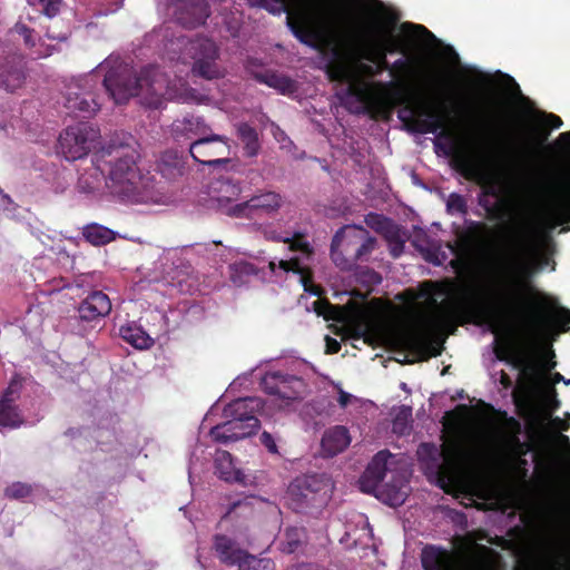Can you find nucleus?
<instances>
[{
  "label": "nucleus",
  "mask_w": 570,
  "mask_h": 570,
  "mask_svg": "<svg viewBox=\"0 0 570 570\" xmlns=\"http://www.w3.org/2000/svg\"><path fill=\"white\" fill-rule=\"evenodd\" d=\"M385 227L382 228V236L389 244L401 243V240L405 239V233L402 227L392 222H384Z\"/></svg>",
  "instance_id": "51"
},
{
  "label": "nucleus",
  "mask_w": 570,
  "mask_h": 570,
  "mask_svg": "<svg viewBox=\"0 0 570 570\" xmlns=\"http://www.w3.org/2000/svg\"><path fill=\"white\" fill-rule=\"evenodd\" d=\"M20 384L11 382L0 400V428H18L22 417L14 402L19 396Z\"/></svg>",
  "instance_id": "28"
},
{
  "label": "nucleus",
  "mask_w": 570,
  "mask_h": 570,
  "mask_svg": "<svg viewBox=\"0 0 570 570\" xmlns=\"http://www.w3.org/2000/svg\"><path fill=\"white\" fill-rule=\"evenodd\" d=\"M26 63L22 55L13 53L0 61V88L7 91L19 89L26 80Z\"/></svg>",
  "instance_id": "24"
},
{
  "label": "nucleus",
  "mask_w": 570,
  "mask_h": 570,
  "mask_svg": "<svg viewBox=\"0 0 570 570\" xmlns=\"http://www.w3.org/2000/svg\"><path fill=\"white\" fill-rule=\"evenodd\" d=\"M214 549L220 561L229 566H234L239 562L246 553V551L236 548L234 540L224 534L215 535Z\"/></svg>",
  "instance_id": "34"
},
{
  "label": "nucleus",
  "mask_w": 570,
  "mask_h": 570,
  "mask_svg": "<svg viewBox=\"0 0 570 570\" xmlns=\"http://www.w3.org/2000/svg\"><path fill=\"white\" fill-rule=\"evenodd\" d=\"M13 31L23 37L27 47L32 48L36 45L33 39V30L30 29L27 24L18 22L13 27Z\"/></svg>",
  "instance_id": "55"
},
{
  "label": "nucleus",
  "mask_w": 570,
  "mask_h": 570,
  "mask_svg": "<svg viewBox=\"0 0 570 570\" xmlns=\"http://www.w3.org/2000/svg\"><path fill=\"white\" fill-rule=\"evenodd\" d=\"M548 354L551 358L554 357L553 351L550 348ZM495 355L500 361H505L513 365V367L520 370L521 375L524 376L528 382L532 385H538L542 380V371L544 372L551 371L556 367L557 363L553 360L548 361L544 364H539L531 356H523L515 353H512V346L510 344H505L504 346H500L495 348Z\"/></svg>",
  "instance_id": "17"
},
{
  "label": "nucleus",
  "mask_w": 570,
  "mask_h": 570,
  "mask_svg": "<svg viewBox=\"0 0 570 570\" xmlns=\"http://www.w3.org/2000/svg\"><path fill=\"white\" fill-rule=\"evenodd\" d=\"M448 210L450 213L466 214L468 205L465 198L460 194H451L446 203Z\"/></svg>",
  "instance_id": "54"
},
{
  "label": "nucleus",
  "mask_w": 570,
  "mask_h": 570,
  "mask_svg": "<svg viewBox=\"0 0 570 570\" xmlns=\"http://www.w3.org/2000/svg\"><path fill=\"white\" fill-rule=\"evenodd\" d=\"M264 235L267 239L269 240H274V242H289V238L288 237H281L279 235H277V233L275 230H265L264 232Z\"/></svg>",
  "instance_id": "64"
},
{
  "label": "nucleus",
  "mask_w": 570,
  "mask_h": 570,
  "mask_svg": "<svg viewBox=\"0 0 570 570\" xmlns=\"http://www.w3.org/2000/svg\"><path fill=\"white\" fill-rule=\"evenodd\" d=\"M259 440H261V443L266 448V450L269 453H273V454L278 453V448H277L276 441L269 432L264 431L261 434Z\"/></svg>",
  "instance_id": "57"
},
{
  "label": "nucleus",
  "mask_w": 570,
  "mask_h": 570,
  "mask_svg": "<svg viewBox=\"0 0 570 570\" xmlns=\"http://www.w3.org/2000/svg\"><path fill=\"white\" fill-rule=\"evenodd\" d=\"M352 232L360 236V243L356 247L355 265L358 262L366 261L367 256L374 250L376 245L375 237L371 236L370 233L361 226H352Z\"/></svg>",
  "instance_id": "43"
},
{
  "label": "nucleus",
  "mask_w": 570,
  "mask_h": 570,
  "mask_svg": "<svg viewBox=\"0 0 570 570\" xmlns=\"http://www.w3.org/2000/svg\"><path fill=\"white\" fill-rule=\"evenodd\" d=\"M82 236L91 245L102 246L115 239V232L97 223H91L82 228Z\"/></svg>",
  "instance_id": "41"
},
{
  "label": "nucleus",
  "mask_w": 570,
  "mask_h": 570,
  "mask_svg": "<svg viewBox=\"0 0 570 570\" xmlns=\"http://www.w3.org/2000/svg\"><path fill=\"white\" fill-rule=\"evenodd\" d=\"M289 271L294 274H297L301 276V281L304 285V288L306 292H309L313 295L320 296L321 295V288L318 286L313 285V272L309 267L302 265V259L299 257H293L289 259Z\"/></svg>",
  "instance_id": "44"
},
{
  "label": "nucleus",
  "mask_w": 570,
  "mask_h": 570,
  "mask_svg": "<svg viewBox=\"0 0 570 570\" xmlns=\"http://www.w3.org/2000/svg\"><path fill=\"white\" fill-rule=\"evenodd\" d=\"M532 307L527 317L533 332L530 347L531 350H538L541 347V337L554 325L562 331L569 328L570 309L560 306L556 299L546 294H537L532 299Z\"/></svg>",
  "instance_id": "10"
},
{
  "label": "nucleus",
  "mask_w": 570,
  "mask_h": 570,
  "mask_svg": "<svg viewBox=\"0 0 570 570\" xmlns=\"http://www.w3.org/2000/svg\"><path fill=\"white\" fill-rule=\"evenodd\" d=\"M400 346L415 356L420 361H425L431 356L441 354V351L432 352V346L428 341L426 333L421 327H411L403 330L396 337Z\"/></svg>",
  "instance_id": "23"
},
{
  "label": "nucleus",
  "mask_w": 570,
  "mask_h": 570,
  "mask_svg": "<svg viewBox=\"0 0 570 570\" xmlns=\"http://www.w3.org/2000/svg\"><path fill=\"white\" fill-rule=\"evenodd\" d=\"M543 174V188L548 196H558L563 204L560 207V222L570 223V163L540 167Z\"/></svg>",
  "instance_id": "15"
},
{
  "label": "nucleus",
  "mask_w": 570,
  "mask_h": 570,
  "mask_svg": "<svg viewBox=\"0 0 570 570\" xmlns=\"http://www.w3.org/2000/svg\"><path fill=\"white\" fill-rule=\"evenodd\" d=\"M261 385L265 393L285 401L286 404L299 399L304 390V381L301 377L282 372L266 373Z\"/></svg>",
  "instance_id": "20"
},
{
  "label": "nucleus",
  "mask_w": 570,
  "mask_h": 570,
  "mask_svg": "<svg viewBox=\"0 0 570 570\" xmlns=\"http://www.w3.org/2000/svg\"><path fill=\"white\" fill-rule=\"evenodd\" d=\"M46 16L52 18L60 9L61 0H40Z\"/></svg>",
  "instance_id": "58"
},
{
  "label": "nucleus",
  "mask_w": 570,
  "mask_h": 570,
  "mask_svg": "<svg viewBox=\"0 0 570 570\" xmlns=\"http://www.w3.org/2000/svg\"><path fill=\"white\" fill-rule=\"evenodd\" d=\"M250 202L255 216L273 214L282 207L283 197L276 191L266 190L250 197Z\"/></svg>",
  "instance_id": "36"
},
{
  "label": "nucleus",
  "mask_w": 570,
  "mask_h": 570,
  "mask_svg": "<svg viewBox=\"0 0 570 570\" xmlns=\"http://www.w3.org/2000/svg\"><path fill=\"white\" fill-rule=\"evenodd\" d=\"M313 309L318 316L326 321H343L345 316L358 317L362 313L361 306L350 301L344 307L334 306L327 299L318 298L313 303Z\"/></svg>",
  "instance_id": "29"
},
{
  "label": "nucleus",
  "mask_w": 570,
  "mask_h": 570,
  "mask_svg": "<svg viewBox=\"0 0 570 570\" xmlns=\"http://www.w3.org/2000/svg\"><path fill=\"white\" fill-rule=\"evenodd\" d=\"M394 27V21L385 23L380 20H372L361 24L357 30L353 31L364 37L366 43L376 48L379 51H383L386 56L393 53H402L405 56V49L392 37Z\"/></svg>",
  "instance_id": "18"
},
{
  "label": "nucleus",
  "mask_w": 570,
  "mask_h": 570,
  "mask_svg": "<svg viewBox=\"0 0 570 570\" xmlns=\"http://www.w3.org/2000/svg\"><path fill=\"white\" fill-rule=\"evenodd\" d=\"M365 276L367 277V281L373 285H377L382 282L381 275L373 269H367L365 272Z\"/></svg>",
  "instance_id": "63"
},
{
  "label": "nucleus",
  "mask_w": 570,
  "mask_h": 570,
  "mask_svg": "<svg viewBox=\"0 0 570 570\" xmlns=\"http://www.w3.org/2000/svg\"><path fill=\"white\" fill-rule=\"evenodd\" d=\"M189 154L199 164L217 167L229 163L230 145L226 136L210 134L189 144Z\"/></svg>",
  "instance_id": "16"
},
{
  "label": "nucleus",
  "mask_w": 570,
  "mask_h": 570,
  "mask_svg": "<svg viewBox=\"0 0 570 570\" xmlns=\"http://www.w3.org/2000/svg\"><path fill=\"white\" fill-rule=\"evenodd\" d=\"M269 13L285 12L286 22L302 43L315 46L338 31V6L334 0H255Z\"/></svg>",
  "instance_id": "3"
},
{
  "label": "nucleus",
  "mask_w": 570,
  "mask_h": 570,
  "mask_svg": "<svg viewBox=\"0 0 570 570\" xmlns=\"http://www.w3.org/2000/svg\"><path fill=\"white\" fill-rule=\"evenodd\" d=\"M445 154L452 157L455 169L465 178L476 179L481 184L482 197H480L479 204L484 208L490 220L502 222L510 216L512 203L501 195L495 179L483 175L470 155L456 145H451Z\"/></svg>",
  "instance_id": "8"
},
{
  "label": "nucleus",
  "mask_w": 570,
  "mask_h": 570,
  "mask_svg": "<svg viewBox=\"0 0 570 570\" xmlns=\"http://www.w3.org/2000/svg\"><path fill=\"white\" fill-rule=\"evenodd\" d=\"M404 244H405V239L401 240V243H393V244H389L390 246V253L391 255L396 258V257H400L404 250Z\"/></svg>",
  "instance_id": "61"
},
{
  "label": "nucleus",
  "mask_w": 570,
  "mask_h": 570,
  "mask_svg": "<svg viewBox=\"0 0 570 570\" xmlns=\"http://www.w3.org/2000/svg\"><path fill=\"white\" fill-rule=\"evenodd\" d=\"M208 17V6L204 0H190L176 13L177 21L187 29H195L204 24Z\"/></svg>",
  "instance_id": "31"
},
{
  "label": "nucleus",
  "mask_w": 570,
  "mask_h": 570,
  "mask_svg": "<svg viewBox=\"0 0 570 570\" xmlns=\"http://www.w3.org/2000/svg\"><path fill=\"white\" fill-rule=\"evenodd\" d=\"M173 136L176 141L181 140H196L210 135V127L206 124L204 118L198 116H187L181 120H176L173 124Z\"/></svg>",
  "instance_id": "26"
},
{
  "label": "nucleus",
  "mask_w": 570,
  "mask_h": 570,
  "mask_svg": "<svg viewBox=\"0 0 570 570\" xmlns=\"http://www.w3.org/2000/svg\"><path fill=\"white\" fill-rule=\"evenodd\" d=\"M160 174L168 179H176L185 173V161L174 150L165 151L158 163Z\"/></svg>",
  "instance_id": "38"
},
{
  "label": "nucleus",
  "mask_w": 570,
  "mask_h": 570,
  "mask_svg": "<svg viewBox=\"0 0 570 570\" xmlns=\"http://www.w3.org/2000/svg\"><path fill=\"white\" fill-rule=\"evenodd\" d=\"M419 71V65L412 57H403L396 59L391 63L390 75L393 78L391 82L404 81L409 87V95L411 96L412 104L421 108V106H430L435 112L441 115L446 124V117L444 114L445 105L443 100L428 99L425 95H422L413 86L412 80L416 78Z\"/></svg>",
  "instance_id": "14"
},
{
  "label": "nucleus",
  "mask_w": 570,
  "mask_h": 570,
  "mask_svg": "<svg viewBox=\"0 0 570 570\" xmlns=\"http://www.w3.org/2000/svg\"><path fill=\"white\" fill-rule=\"evenodd\" d=\"M351 40H354V53L358 59L373 63L377 68L380 75L383 71L390 72L391 62L387 60V56L384 55L383 51H379L376 48L366 43L365 38L356 35L354 31Z\"/></svg>",
  "instance_id": "30"
},
{
  "label": "nucleus",
  "mask_w": 570,
  "mask_h": 570,
  "mask_svg": "<svg viewBox=\"0 0 570 570\" xmlns=\"http://www.w3.org/2000/svg\"><path fill=\"white\" fill-rule=\"evenodd\" d=\"M219 193L220 196L218 197L219 202L223 200H234L239 197L242 194V187L239 183H235L230 179H223L219 181Z\"/></svg>",
  "instance_id": "49"
},
{
  "label": "nucleus",
  "mask_w": 570,
  "mask_h": 570,
  "mask_svg": "<svg viewBox=\"0 0 570 570\" xmlns=\"http://www.w3.org/2000/svg\"><path fill=\"white\" fill-rule=\"evenodd\" d=\"M96 137L94 130L86 126L68 127L60 134L59 148L67 160H77L87 156Z\"/></svg>",
  "instance_id": "19"
},
{
  "label": "nucleus",
  "mask_w": 570,
  "mask_h": 570,
  "mask_svg": "<svg viewBox=\"0 0 570 570\" xmlns=\"http://www.w3.org/2000/svg\"><path fill=\"white\" fill-rule=\"evenodd\" d=\"M31 493V487L27 483L14 482L7 487L4 495L9 499H24Z\"/></svg>",
  "instance_id": "53"
},
{
  "label": "nucleus",
  "mask_w": 570,
  "mask_h": 570,
  "mask_svg": "<svg viewBox=\"0 0 570 570\" xmlns=\"http://www.w3.org/2000/svg\"><path fill=\"white\" fill-rule=\"evenodd\" d=\"M366 224L372 227L373 229H375L379 234H382V228L381 227H385V223L384 222H392L391 218H387L383 215H379V214H368L366 216V219H365Z\"/></svg>",
  "instance_id": "56"
},
{
  "label": "nucleus",
  "mask_w": 570,
  "mask_h": 570,
  "mask_svg": "<svg viewBox=\"0 0 570 570\" xmlns=\"http://www.w3.org/2000/svg\"><path fill=\"white\" fill-rule=\"evenodd\" d=\"M228 420L222 424H217L210 429V436L215 442L227 444L257 432L261 426L258 419H249V423H242L239 420L227 417Z\"/></svg>",
  "instance_id": "22"
},
{
  "label": "nucleus",
  "mask_w": 570,
  "mask_h": 570,
  "mask_svg": "<svg viewBox=\"0 0 570 570\" xmlns=\"http://www.w3.org/2000/svg\"><path fill=\"white\" fill-rule=\"evenodd\" d=\"M119 334L124 341L131 344L136 348H148L153 345V338L135 323H127L121 325Z\"/></svg>",
  "instance_id": "40"
},
{
  "label": "nucleus",
  "mask_w": 570,
  "mask_h": 570,
  "mask_svg": "<svg viewBox=\"0 0 570 570\" xmlns=\"http://www.w3.org/2000/svg\"><path fill=\"white\" fill-rule=\"evenodd\" d=\"M551 199V220L527 225L514 230L510 238L509 252L517 258L521 274L528 278L532 273L530 261L539 257L552 243V232L556 227L566 225L560 222V207L563 204L558 196Z\"/></svg>",
  "instance_id": "6"
},
{
  "label": "nucleus",
  "mask_w": 570,
  "mask_h": 570,
  "mask_svg": "<svg viewBox=\"0 0 570 570\" xmlns=\"http://www.w3.org/2000/svg\"><path fill=\"white\" fill-rule=\"evenodd\" d=\"M441 455L444 465L450 470H454L461 465L465 453L461 444L453 441L442 446Z\"/></svg>",
  "instance_id": "45"
},
{
  "label": "nucleus",
  "mask_w": 570,
  "mask_h": 570,
  "mask_svg": "<svg viewBox=\"0 0 570 570\" xmlns=\"http://www.w3.org/2000/svg\"><path fill=\"white\" fill-rule=\"evenodd\" d=\"M215 473L224 481L234 482L240 480V471L234 465L233 456L229 452L217 450L214 459Z\"/></svg>",
  "instance_id": "37"
},
{
  "label": "nucleus",
  "mask_w": 570,
  "mask_h": 570,
  "mask_svg": "<svg viewBox=\"0 0 570 570\" xmlns=\"http://www.w3.org/2000/svg\"><path fill=\"white\" fill-rule=\"evenodd\" d=\"M77 311L81 322H97L109 315L111 311V302L108 295L104 292L94 291L81 301Z\"/></svg>",
  "instance_id": "25"
},
{
  "label": "nucleus",
  "mask_w": 570,
  "mask_h": 570,
  "mask_svg": "<svg viewBox=\"0 0 570 570\" xmlns=\"http://www.w3.org/2000/svg\"><path fill=\"white\" fill-rule=\"evenodd\" d=\"M325 341H326V353L327 354H336L340 352L341 343L337 340L327 335L325 337Z\"/></svg>",
  "instance_id": "60"
},
{
  "label": "nucleus",
  "mask_w": 570,
  "mask_h": 570,
  "mask_svg": "<svg viewBox=\"0 0 570 570\" xmlns=\"http://www.w3.org/2000/svg\"><path fill=\"white\" fill-rule=\"evenodd\" d=\"M485 228V224L481 222H470L464 235L461 238V243L455 247L448 244V247L455 254H458L459 248L461 252H465L471 246V244L480 237Z\"/></svg>",
  "instance_id": "47"
},
{
  "label": "nucleus",
  "mask_w": 570,
  "mask_h": 570,
  "mask_svg": "<svg viewBox=\"0 0 570 570\" xmlns=\"http://www.w3.org/2000/svg\"><path fill=\"white\" fill-rule=\"evenodd\" d=\"M67 108L79 110L83 114V117H91L95 115L100 106L99 104L89 95V97H82L80 95H75L73 97L69 96L67 98Z\"/></svg>",
  "instance_id": "46"
},
{
  "label": "nucleus",
  "mask_w": 570,
  "mask_h": 570,
  "mask_svg": "<svg viewBox=\"0 0 570 570\" xmlns=\"http://www.w3.org/2000/svg\"><path fill=\"white\" fill-rule=\"evenodd\" d=\"M413 245L426 262L436 266L442 265L448 258L446 253L442 250L440 240L431 238L425 233L415 235Z\"/></svg>",
  "instance_id": "33"
},
{
  "label": "nucleus",
  "mask_w": 570,
  "mask_h": 570,
  "mask_svg": "<svg viewBox=\"0 0 570 570\" xmlns=\"http://www.w3.org/2000/svg\"><path fill=\"white\" fill-rule=\"evenodd\" d=\"M391 458L392 454L387 450L377 452L366 466L360 483L362 491L367 493L375 492L382 488L380 492L381 497H384V501L392 507H397L404 503L407 497L406 491L402 487L395 488L382 484L387 471V462Z\"/></svg>",
  "instance_id": "11"
},
{
  "label": "nucleus",
  "mask_w": 570,
  "mask_h": 570,
  "mask_svg": "<svg viewBox=\"0 0 570 570\" xmlns=\"http://www.w3.org/2000/svg\"><path fill=\"white\" fill-rule=\"evenodd\" d=\"M102 83L115 104H125L137 96L141 104L153 109L161 107L167 88V80L156 66L144 67L136 73L132 68L120 63L107 71Z\"/></svg>",
  "instance_id": "4"
},
{
  "label": "nucleus",
  "mask_w": 570,
  "mask_h": 570,
  "mask_svg": "<svg viewBox=\"0 0 570 570\" xmlns=\"http://www.w3.org/2000/svg\"><path fill=\"white\" fill-rule=\"evenodd\" d=\"M500 556L492 549L476 544V553L463 556L436 546H426L421 553L424 570H501Z\"/></svg>",
  "instance_id": "9"
},
{
  "label": "nucleus",
  "mask_w": 570,
  "mask_h": 570,
  "mask_svg": "<svg viewBox=\"0 0 570 570\" xmlns=\"http://www.w3.org/2000/svg\"><path fill=\"white\" fill-rule=\"evenodd\" d=\"M401 28H402L403 31H406V30L413 28L416 31L424 33L426 37L435 39L434 35L430 30H428L424 26H422V24H412V23H409V22H404V23H402Z\"/></svg>",
  "instance_id": "59"
},
{
  "label": "nucleus",
  "mask_w": 570,
  "mask_h": 570,
  "mask_svg": "<svg viewBox=\"0 0 570 570\" xmlns=\"http://www.w3.org/2000/svg\"><path fill=\"white\" fill-rule=\"evenodd\" d=\"M288 248L292 252H301L305 259L309 261L314 255V249L308 242L304 239V236L296 233L293 238H289Z\"/></svg>",
  "instance_id": "50"
},
{
  "label": "nucleus",
  "mask_w": 570,
  "mask_h": 570,
  "mask_svg": "<svg viewBox=\"0 0 570 570\" xmlns=\"http://www.w3.org/2000/svg\"><path fill=\"white\" fill-rule=\"evenodd\" d=\"M139 154L131 142L111 140L95 155L92 163L105 177L109 194L122 203L147 204L158 200L155 179L138 167Z\"/></svg>",
  "instance_id": "2"
},
{
  "label": "nucleus",
  "mask_w": 570,
  "mask_h": 570,
  "mask_svg": "<svg viewBox=\"0 0 570 570\" xmlns=\"http://www.w3.org/2000/svg\"><path fill=\"white\" fill-rule=\"evenodd\" d=\"M348 49V55L353 59L354 66L351 67L340 56L338 50H334L335 59L326 66V75L331 81L347 83L345 96L356 98L364 105V111L373 119H387L393 109L397 106L402 108L399 111V118L411 132L416 134H436L445 129V122L441 115L435 112L430 106H414L409 87L404 81L399 82H379L375 86L389 88L386 96L374 91V85L366 82L362 76L374 78L380 76L377 68L363 59H358L354 53L353 30L341 33Z\"/></svg>",
  "instance_id": "1"
},
{
  "label": "nucleus",
  "mask_w": 570,
  "mask_h": 570,
  "mask_svg": "<svg viewBox=\"0 0 570 570\" xmlns=\"http://www.w3.org/2000/svg\"><path fill=\"white\" fill-rule=\"evenodd\" d=\"M352 395L342 389L338 391V399L337 402L341 405V407H346L348 403L351 402Z\"/></svg>",
  "instance_id": "62"
},
{
  "label": "nucleus",
  "mask_w": 570,
  "mask_h": 570,
  "mask_svg": "<svg viewBox=\"0 0 570 570\" xmlns=\"http://www.w3.org/2000/svg\"><path fill=\"white\" fill-rule=\"evenodd\" d=\"M188 53L193 59L191 73L206 80L225 77V69L218 63L219 49L216 43L205 37L189 41Z\"/></svg>",
  "instance_id": "12"
},
{
  "label": "nucleus",
  "mask_w": 570,
  "mask_h": 570,
  "mask_svg": "<svg viewBox=\"0 0 570 570\" xmlns=\"http://www.w3.org/2000/svg\"><path fill=\"white\" fill-rule=\"evenodd\" d=\"M330 480L322 474H304L294 479L288 495L299 508L321 507L326 502Z\"/></svg>",
  "instance_id": "13"
},
{
  "label": "nucleus",
  "mask_w": 570,
  "mask_h": 570,
  "mask_svg": "<svg viewBox=\"0 0 570 570\" xmlns=\"http://www.w3.org/2000/svg\"><path fill=\"white\" fill-rule=\"evenodd\" d=\"M360 236L345 226L336 232L331 243V258L342 271H351L355 266L356 247Z\"/></svg>",
  "instance_id": "21"
},
{
  "label": "nucleus",
  "mask_w": 570,
  "mask_h": 570,
  "mask_svg": "<svg viewBox=\"0 0 570 570\" xmlns=\"http://www.w3.org/2000/svg\"><path fill=\"white\" fill-rule=\"evenodd\" d=\"M306 533L304 528L288 527L285 529L283 538L279 541V549L284 553H295L305 542Z\"/></svg>",
  "instance_id": "42"
},
{
  "label": "nucleus",
  "mask_w": 570,
  "mask_h": 570,
  "mask_svg": "<svg viewBox=\"0 0 570 570\" xmlns=\"http://www.w3.org/2000/svg\"><path fill=\"white\" fill-rule=\"evenodd\" d=\"M237 136L243 144L244 156L256 157L261 150V142L257 130L247 122L237 126Z\"/></svg>",
  "instance_id": "39"
},
{
  "label": "nucleus",
  "mask_w": 570,
  "mask_h": 570,
  "mask_svg": "<svg viewBox=\"0 0 570 570\" xmlns=\"http://www.w3.org/2000/svg\"><path fill=\"white\" fill-rule=\"evenodd\" d=\"M351 443L348 430L336 425L325 431L322 438V450L327 456H334L343 452Z\"/></svg>",
  "instance_id": "32"
},
{
  "label": "nucleus",
  "mask_w": 570,
  "mask_h": 570,
  "mask_svg": "<svg viewBox=\"0 0 570 570\" xmlns=\"http://www.w3.org/2000/svg\"><path fill=\"white\" fill-rule=\"evenodd\" d=\"M236 564H238V570H275L274 562L271 559H258L247 552Z\"/></svg>",
  "instance_id": "48"
},
{
  "label": "nucleus",
  "mask_w": 570,
  "mask_h": 570,
  "mask_svg": "<svg viewBox=\"0 0 570 570\" xmlns=\"http://www.w3.org/2000/svg\"><path fill=\"white\" fill-rule=\"evenodd\" d=\"M425 295L428 296L429 304L436 308L435 314L431 318L433 324H444L453 320V314L450 311H444L439 305V298L442 296L451 295L454 291L458 292V304L462 312L471 316H483L490 314L493 308V303L489 297L488 292L483 286L476 283L456 284L453 279H445L443 282H425Z\"/></svg>",
  "instance_id": "7"
},
{
  "label": "nucleus",
  "mask_w": 570,
  "mask_h": 570,
  "mask_svg": "<svg viewBox=\"0 0 570 570\" xmlns=\"http://www.w3.org/2000/svg\"><path fill=\"white\" fill-rule=\"evenodd\" d=\"M226 214L230 217L235 218H248L252 219L255 217L254 210L252 208L250 198L246 202L238 203L234 206H230Z\"/></svg>",
  "instance_id": "52"
},
{
  "label": "nucleus",
  "mask_w": 570,
  "mask_h": 570,
  "mask_svg": "<svg viewBox=\"0 0 570 570\" xmlns=\"http://www.w3.org/2000/svg\"><path fill=\"white\" fill-rule=\"evenodd\" d=\"M529 119L534 126L523 136L521 148L518 150V160L525 165L527 168H533L537 165L539 156L542 154L556 153L558 163L568 161L570 159V131L561 132L558 138L548 144V139L552 129H559L562 126V119L554 115L542 110L531 108L528 112Z\"/></svg>",
  "instance_id": "5"
},
{
  "label": "nucleus",
  "mask_w": 570,
  "mask_h": 570,
  "mask_svg": "<svg viewBox=\"0 0 570 570\" xmlns=\"http://www.w3.org/2000/svg\"><path fill=\"white\" fill-rule=\"evenodd\" d=\"M252 75L257 82L264 83L283 95L291 94L296 88L295 82L288 76L278 73L276 71L265 70L253 72Z\"/></svg>",
  "instance_id": "35"
},
{
  "label": "nucleus",
  "mask_w": 570,
  "mask_h": 570,
  "mask_svg": "<svg viewBox=\"0 0 570 570\" xmlns=\"http://www.w3.org/2000/svg\"><path fill=\"white\" fill-rule=\"evenodd\" d=\"M265 402L261 397L250 396L237 399L224 407V416L239 420L242 423H249V419H258L257 414L263 412Z\"/></svg>",
  "instance_id": "27"
}]
</instances>
